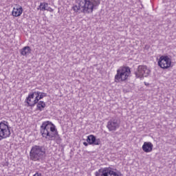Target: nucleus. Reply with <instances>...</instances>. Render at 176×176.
Masks as SVG:
<instances>
[{
  "mask_svg": "<svg viewBox=\"0 0 176 176\" xmlns=\"http://www.w3.org/2000/svg\"><path fill=\"white\" fill-rule=\"evenodd\" d=\"M95 176H123L112 168H102L95 172Z\"/></svg>",
  "mask_w": 176,
  "mask_h": 176,
  "instance_id": "nucleus-6",
  "label": "nucleus"
},
{
  "mask_svg": "<svg viewBox=\"0 0 176 176\" xmlns=\"http://www.w3.org/2000/svg\"><path fill=\"white\" fill-rule=\"evenodd\" d=\"M12 135V132L10 131V125L9 122L6 120H2L0 122V141L2 140H6Z\"/></svg>",
  "mask_w": 176,
  "mask_h": 176,
  "instance_id": "nucleus-5",
  "label": "nucleus"
},
{
  "mask_svg": "<svg viewBox=\"0 0 176 176\" xmlns=\"http://www.w3.org/2000/svg\"><path fill=\"white\" fill-rule=\"evenodd\" d=\"M107 127L109 131H115L120 127V124L118 122V120H111L108 122Z\"/></svg>",
  "mask_w": 176,
  "mask_h": 176,
  "instance_id": "nucleus-10",
  "label": "nucleus"
},
{
  "mask_svg": "<svg viewBox=\"0 0 176 176\" xmlns=\"http://www.w3.org/2000/svg\"><path fill=\"white\" fill-rule=\"evenodd\" d=\"M41 134L43 138L47 141L55 140L56 142H61V137L58 135V131L56 125L50 121H45L41 126Z\"/></svg>",
  "mask_w": 176,
  "mask_h": 176,
  "instance_id": "nucleus-1",
  "label": "nucleus"
},
{
  "mask_svg": "<svg viewBox=\"0 0 176 176\" xmlns=\"http://www.w3.org/2000/svg\"><path fill=\"white\" fill-rule=\"evenodd\" d=\"M47 10V12H53L54 11L53 8H52L50 7L47 8V10Z\"/></svg>",
  "mask_w": 176,
  "mask_h": 176,
  "instance_id": "nucleus-18",
  "label": "nucleus"
},
{
  "mask_svg": "<svg viewBox=\"0 0 176 176\" xmlns=\"http://www.w3.org/2000/svg\"><path fill=\"white\" fill-rule=\"evenodd\" d=\"M94 0H80L78 5L73 6L72 9L75 13L81 12L84 14H90L94 11Z\"/></svg>",
  "mask_w": 176,
  "mask_h": 176,
  "instance_id": "nucleus-2",
  "label": "nucleus"
},
{
  "mask_svg": "<svg viewBox=\"0 0 176 176\" xmlns=\"http://www.w3.org/2000/svg\"><path fill=\"white\" fill-rule=\"evenodd\" d=\"M46 108V102L42 101V100H38V102L36 103V111H39L40 112H42L43 109Z\"/></svg>",
  "mask_w": 176,
  "mask_h": 176,
  "instance_id": "nucleus-14",
  "label": "nucleus"
},
{
  "mask_svg": "<svg viewBox=\"0 0 176 176\" xmlns=\"http://www.w3.org/2000/svg\"><path fill=\"white\" fill-rule=\"evenodd\" d=\"M34 94L37 97V100H38V101L40 100H42V98H45V97H47V94L44 93V92H41L39 91H34Z\"/></svg>",
  "mask_w": 176,
  "mask_h": 176,
  "instance_id": "nucleus-16",
  "label": "nucleus"
},
{
  "mask_svg": "<svg viewBox=\"0 0 176 176\" xmlns=\"http://www.w3.org/2000/svg\"><path fill=\"white\" fill-rule=\"evenodd\" d=\"M38 99L36 96H35V91L30 93L26 97L25 102L28 104V107H34V105H36V103L38 102Z\"/></svg>",
  "mask_w": 176,
  "mask_h": 176,
  "instance_id": "nucleus-9",
  "label": "nucleus"
},
{
  "mask_svg": "<svg viewBox=\"0 0 176 176\" xmlns=\"http://www.w3.org/2000/svg\"><path fill=\"white\" fill-rule=\"evenodd\" d=\"M151 74V69L146 65H139L137 71L135 72L136 78H144L146 77Z\"/></svg>",
  "mask_w": 176,
  "mask_h": 176,
  "instance_id": "nucleus-8",
  "label": "nucleus"
},
{
  "mask_svg": "<svg viewBox=\"0 0 176 176\" xmlns=\"http://www.w3.org/2000/svg\"><path fill=\"white\" fill-rule=\"evenodd\" d=\"M33 176H42V173H36Z\"/></svg>",
  "mask_w": 176,
  "mask_h": 176,
  "instance_id": "nucleus-19",
  "label": "nucleus"
},
{
  "mask_svg": "<svg viewBox=\"0 0 176 176\" xmlns=\"http://www.w3.org/2000/svg\"><path fill=\"white\" fill-rule=\"evenodd\" d=\"M131 75V69L129 66H122L117 69V73L114 76L116 83H122L126 82Z\"/></svg>",
  "mask_w": 176,
  "mask_h": 176,
  "instance_id": "nucleus-3",
  "label": "nucleus"
},
{
  "mask_svg": "<svg viewBox=\"0 0 176 176\" xmlns=\"http://www.w3.org/2000/svg\"><path fill=\"white\" fill-rule=\"evenodd\" d=\"M49 6V3L46 2L40 3V5L37 8V10H41V12H45L47 10V7Z\"/></svg>",
  "mask_w": 176,
  "mask_h": 176,
  "instance_id": "nucleus-17",
  "label": "nucleus"
},
{
  "mask_svg": "<svg viewBox=\"0 0 176 176\" xmlns=\"http://www.w3.org/2000/svg\"><path fill=\"white\" fill-rule=\"evenodd\" d=\"M31 53V47L30 46H25L21 50V56H28Z\"/></svg>",
  "mask_w": 176,
  "mask_h": 176,
  "instance_id": "nucleus-15",
  "label": "nucleus"
},
{
  "mask_svg": "<svg viewBox=\"0 0 176 176\" xmlns=\"http://www.w3.org/2000/svg\"><path fill=\"white\" fill-rule=\"evenodd\" d=\"M23 7L20 5H15L12 11V16L13 17H20L23 14Z\"/></svg>",
  "mask_w": 176,
  "mask_h": 176,
  "instance_id": "nucleus-11",
  "label": "nucleus"
},
{
  "mask_svg": "<svg viewBox=\"0 0 176 176\" xmlns=\"http://www.w3.org/2000/svg\"><path fill=\"white\" fill-rule=\"evenodd\" d=\"M144 85H145L146 86H148V85H149V84H147L146 82H144Z\"/></svg>",
  "mask_w": 176,
  "mask_h": 176,
  "instance_id": "nucleus-21",
  "label": "nucleus"
},
{
  "mask_svg": "<svg viewBox=\"0 0 176 176\" xmlns=\"http://www.w3.org/2000/svg\"><path fill=\"white\" fill-rule=\"evenodd\" d=\"M83 145H85V146H87V145H89V143L84 142Z\"/></svg>",
  "mask_w": 176,
  "mask_h": 176,
  "instance_id": "nucleus-20",
  "label": "nucleus"
},
{
  "mask_svg": "<svg viewBox=\"0 0 176 176\" xmlns=\"http://www.w3.org/2000/svg\"><path fill=\"white\" fill-rule=\"evenodd\" d=\"M87 142L89 145H100V144H101V140L100 138H96L94 135H89L87 136Z\"/></svg>",
  "mask_w": 176,
  "mask_h": 176,
  "instance_id": "nucleus-12",
  "label": "nucleus"
},
{
  "mask_svg": "<svg viewBox=\"0 0 176 176\" xmlns=\"http://www.w3.org/2000/svg\"><path fill=\"white\" fill-rule=\"evenodd\" d=\"M46 152L42 146H34L32 147L30 152V160L33 162H39V160H42L43 157H45V155Z\"/></svg>",
  "mask_w": 176,
  "mask_h": 176,
  "instance_id": "nucleus-4",
  "label": "nucleus"
},
{
  "mask_svg": "<svg viewBox=\"0 0 176 176\" xmlns=\"http://www.w3.org/2000/svg\"><path fill=\"white\" fill-rule=\"evenodd\" d=\"M158 66L162 69H168L171 67V58L168 56H161L157 62Z\"/></svg>",
  "mask_w": 176,
  "mask_h": 176,
  "instance_id": "nucleus-7",
  "label": "nucleus"
},
{
  "mask_svg": "<svg viewBox=\"0 0 176 176\" xmlns=\"http://www.w3.org/2000/svg\"><path fill=\"white\" fill-rule=\"evenodd\" d=\"M142 149L145 153H151L153 151V144L151 142H144Z\"/></svg>",
  "mask_w": 176,
  "mask_h": 176,
  "instance_id": "nucleus-13",
  "label": "nucleus"
}]
</instances>
